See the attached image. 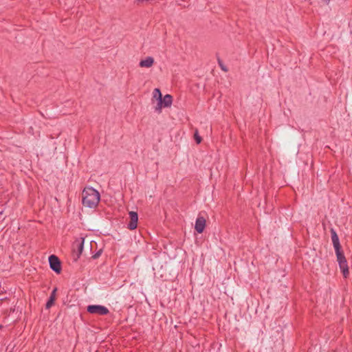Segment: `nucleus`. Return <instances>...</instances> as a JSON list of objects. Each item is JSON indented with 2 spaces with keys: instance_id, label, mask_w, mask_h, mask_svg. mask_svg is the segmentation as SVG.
I'll use <instances>...</instances> for the list:
<instances>
[{
  "instance_id": "obj_1",
  "label": "nucleus",
  "mask_w": 352,
  "mask_h": 352,
  "mask_svg": "<svg viewBox=\"0 0 352 352\" xmlns=\"http://www.w3.org/2000/svg\"><path fill=\"white\" fill-rule=\"evenodd\" d=\"M100 195L98 190L92 187H87L82 191V204L88 208H93L98 206Z\"/></svg>"
},
{
  "instance_id": "obj_2",
  "label": "nucleus",
  "mask_w": 352,
  "mask_h": 352,
  "mask_svg": "<svg viewBox=\"0 0 352 352\" xmlns=\"http://www.w3.org/2000/svg\"><path fill=\"white\" fill-rule=\"evenodd\" d=\"M335 252L340 268L344 276L346 278L349 273L346 259L341 248L336 249Z\"/></svg>"
},
{
  "instance_id": "obj_3",
  "label": "nucleus",
  "mask_w": 352,
  "mask_h": 352,
  "mask_svg": "<svg viewBox=\"0 0 352 352\" xmlns=\"http://www.w3.org/2000/svg\"><path fill=\"white\" fill-rule=\"evenodd\" d=\"M87 310L90 314L100 316H105L109 313V309L106 307L100 305H89Z\"/></svg>"
},
{
  "instance_id": "obj_4",
  "label": "nucleus",
  "mask_w": 352,
  "mask_h": 352,
  "mask_svg": "<svg viewBox=\"0 0 352 352\" xmlns=\"http://www.w3.org/2000/svg\"><path fill=\"white\" fill-rule=\"evenodd\" d=\"M50 268L56 274L61 272V263L59 258L56 255H50L48 258Z\"/></svg>"
},
{
  "instance_id": "obj_5",
  "label": "nucleus",
  "mask_w": 352,
  "mask_h": 352,
  "mask_svg": "<svg viewBox=\"0 0 352 352\" xmlns=\"http://www.w3.org/2000/svg\"><path fill=\"white\" fill-rule=\"evenodd\" d=\"M173 102V98L170 94H166L164 98H162V100L158 102L157 106L155 107V110L159 112L161 111V109L162 107H169L171 106Z\"/></svg>"
},
{
  "instance_id": "obj_6",
  "label": "nucleus",
  "mask_w": 352,
  "mask_h": 352,
  "mask_svg": "<svg viewBox=\"0 0 352 352\" xmlns=\"http://www.w3.org/2000/svg\"><path fill=\"white\" fill-rule=\"evenodd\" d=\"M130 221L127 225L128 229L133 230L137 228L138 221V214L136 212L131 211L129 213Z\"/></svg>"
},
{
  "instance_id": "obj_7",
  "label": "nucleus",
  "mask_w": 352,
  "mask_h": 352,
  "mask_svg": "<svg viewBox=\"0 0 352 352\" xmlns=\"http://www.w3.org/2000/svg\"><path fill=\"white\" fill-rule=\"evenodd\" d=\"M206 226V219L203 217H198L195 221V230L201 234L204 232Z\"/></svg>"
},
{
  "instance_id": "obj_8",
  "label": "nucleus",
  "mask_w": 352,
  "mask_h": 352,
  "mask_svg": "<svg viewBox=\"0 0 352 352\" xmlns=\"http://www.w3.org/2000/svg\"><path fill=\"white\" fill-rule=\"evenodd\" d=\"M331 240L334 249L341 248L338 236L334 229L331 230Z\"/></svg>"
},
{
  "instance_id": "obj_9",
  "label": "nucleus",
  "mask_w": 352,
  "mask_h": 352,
  "mask_svg": "<svg viewBox=\"0 0 352 352\" xmlns=\"http://www.w3.org/2000/svg\"><path fill=\"white\" fill-rule=\"evenodd\" d=\"M153 63H154L153 58L151 57V56H148L144 60H142L140 62L139 65L141 67L149 68V67H151L153 65Z\"/></svg>"
},
{
  "instance_id": "obj_10",
  "label": "nucleus",
  "mask_w": 352,
  "mask_h": 352,
  "mask_svg": "<svg viewBox=\"0 0 352 352\" xmlns=\"http://www.w3.org/2000/svg\"><path fill=\"white\" fill-rule=\"evenodd\" d=\"M83 244H84L83 241L82 242L78 243L76 244L77 252H76L75 250L74 251V260L75 261L78 260V258L80 257V254H82V249H83Z\"/></svg>"
},
{
  "instance_id": "obj_11",
  "label": "nucleus",
  "mask_w": 352,
  "mask_h": 352,
  "mask_svg": "<svg viewBox=\"0 0 352 352\" xmlns=\"http://www.w3.org/2000/svg\"><path fill=\"white\" fill-rule=\"evenodd\" d=\"M56 288L54 289L50 294V298L46 303V305H45L47 309H50L54 305V300L56 298Z\"/></svg>"
},
{
  "instance_id": "obj_12",
  "label": "nucleus",
  "mask_w": 352,
  "mask_h": 352,
  "mask_svg": "<svg viewBox=\"0 0 352 352\" xmlns=\"http://www.w3.org/2000/svg\"><path fill=\"white\" fill-rule=\"evenodd\" d=\"M153 98H155L158 102L162 100V95L161 91L158 88H155L153 91Z\"/></svg>"
},
{
  "instance_id": "obj_13",
  "label": "nucleus",
  "mask_w": 352,
  "mask_h": 352,
  "mask_svg": "<svg viewBox=\"0 0 352 352\" xmlns=\"http://www.w3.org/2000/svg\"><path fill=\"white\" fill-rule=\"evenodd\" d=\"M194 137H195V141H196V142H197V144L201 143V140H202V139H201V138L199 135V134H198V131H195V134H194Z\"/></svg>"
},
{
  "instance_id": "obj_14",
  "label": "nucleus",
  "mask_w": 352,
  "mask_h": 352,
  "mask_svg": "<svg viewBox=\"0 0 352 352\" xmlns=\"http://www.w3.org/2000/svg\"><path fill=\"white\" fill-rule=\"evenodd\" d=\"M218 63H219V67H221V69L223 71H224V72L228 71L227 67L223 65V62L220 60V58H218Z\"/></svg>"
},
{
  "instance_id": "obj_15",
  "label": "nucleus",
  "mask_w": 352,
  "mask_h": 352,
  "mask_svg": "<svg viewBox=\"0 0 352 352\" xmlns=\"http://www.w3.org/2000/svg\"><path fill=\"white\" fill-rule=\"evenodd\" d=\"M100 255V252H98L96 254H95L94 256H93V258L94 259L97 258Z\"/></svg>"
},
{
  "instance_id": "obj_16",
  "label": "nucleus",
  "mask_w": 352,
  "mask_h": 352,
  "mask_svg": "<svg viewBox=\"0 0 352 352\" xmlns=\"http://www.w3.org/2000/svg\"><path fill=\"white\" fill-rule=\"evenodd\" d=\"M0 328H2V325L0 324Z\"/></svg>"
}]
</instances>
